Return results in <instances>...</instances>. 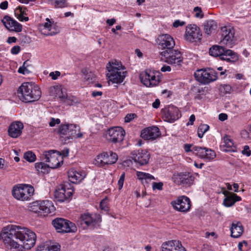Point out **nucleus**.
I'll return each mask as SVG.
<instances>
[{
  "mask_svg": "<svg viewBox=\"0 0 251 251\" xmlns=\"http://www.w3.org/2000/svg\"><path fill=\"white\" fill-rule=\"evenodd\" d=\"M5 245L11 249L21 250L31 249L35 244L36 235L29 229L21 226L10 225L4 227L0 234Z\"/></svg>",
  "mask_w": 251,
  "mask_h": 251,
  "instance_id": "f257e3e1",
  "label": "nucleus"
},
{
  "mask_svg": "<svg viewBox=\"0 0 251 251\" xmlns=\"http://www.w3.org/2000/svg\"><path fill=\"white\" fill-rule=\"evenodd\" d=\"M17 95L21 101L30 102L40 99L41 91L39 87L35 83L24 82L18 88Z\"/></svg>",
  "mask_w": 251,
  "mask_h": 251,
  "instance_id": "f03ea898",
  "label": "nucleus"
},
{
  "mask_svg": "<svg viewBox=\"0 0 251 251\" xmlns=\"http://www.w3.org/2000/svg\"><path fill=\"white\" fill-rule=\"evenodd\" d=\"M30 210L40 216H46L53 214L55 211L51 201L46 200L37 201L31 203Z\"/></svg>",
  "mask_w": 251,
  "mask_h": 251,
  "instance_id": "7ed1b4c3",
  "label": "nucleus"
},
{
  "mask_svg": "<svg viewBox=\"0 0 251 251\" xmlns=\"http://www.w3.org/2000/svg\"><path fill=\"white\" fill-rule=\"evenodd\" d=\"M80 127L74 124H61L59 126L57 133L61 137L67 135L68 139L81 138L83 134L80 132Z\"/></svg>",
  "mask_w": 251,
  "mask_h": 251,
  "instance_id": "20e7f679",
  "label": "nucleus"
},
{
  "mask_svg": "<svg viewBox=\"0 0 251 251\" xmlns=\"http://www.w3.org/2000/svg\"><path fill=\"white\" fill-rule=\"evenodd\" d=\"M12 192L13 196L17 200L25 201L33 195L34 189L29 185L19 184L13 187Z\"/></svg>",
  "mask_w": 251,
  "mask_h": 251,
  "instance_id": "39448f33",
  "label": "nucleus"
},
{
  "mask_svg": "<svg viewBox=\"0 0 251 251\" xmlns=\"http://www.w3.org/2000/svg\"><path fill=\"white\" fill-rule=\"evenodd\" d=\"M52 224L58 232L75 233L77 231L74 223L63 218H56L52 221Z\"/></svg>",
  "mask_w": 251,
  "mask_h": 251,
  "instance_id": "423d86ee",
  "label": "nucleus"
},
{
  "mask_svg": "<svg viewBox=\"0 0 251 251\" xmlns=\"http://www.w3.org/2000/svg\"><path fill=\"white\" fill-rule=\"evenodd\" d=\"M222 39L221 44L226 45L228 48H232L237 40L235 36V29L230 25L225 26L221 28Z\"/></svg>",
  "mask_w": 251,
  "mask_h": 251,
  "instance_id": "0eeeda50",
  "label": "nucleus"
},
{
  "mask_svg": "<svg viewBox=\"0 0 251 251\" xmlns=\"http://www.w3.org/2000/svg\"><path fill=\"white\" fill-rule=\"evenodd\" d=\"M106 69L108 71L106 76L108 78H125L126 76V68L119 66L116 63L109 62L106 65Z\"/></svg>",
  "mask_w": 251,
  "mask_h": 251,
  "instance_id": "6e6552de",
  "label": "nucleus"
},
{
  "mask_svg": "<svg viewBox=\"0 0 251 251\" xmlns=\"http://www.w3.org/2000/svg\"><path fill=\"white\" fill-rule=\"evenodd\" d=\"M43 159L49 163L51 169L60 167L63 162L62 157L59 154V152L53 151L52 150L44 152Z\"/></svg>",
  "mask_w": 251,
  "mask_h": 251,
  "instance_id": "1a4fd4ad",
  "label": "nucleus"
},
{
  "mask_svg": "<svg viewBox=\"0 0 251 251\" xmlns=\"http://www.w3.org/2000/svg\"><path fill=\"white\" fill-rule=\"evenodd\" d=\"M118 159V155L112 151L103 152L96 158V164L100 166L115 163Z\"/></svg>",
  "mask_w": 251,
  "mask_h": 251,
  "instance_id": "9d476101",
  "label": "nucleus"
},
{
  "mask_svg": "<svg viewBox=\"0 0 251 251\" xmlns=\"http://www.w3.org/2000/svg\"><path fill=\"white\" fill-rule=\"evenodd\" d=\"M125 131L121 127H113L109 128L106 134L107 140L113 144L120 143L124 139Z\"/></svg>",
  "mask_w": 251,
  "mask_h": 251,
  "instance_id": "9b49d317",
  "label": "nucleus"
},
{
  "mask_svg": "<svg viewBox=\"0 0 251 251\" xmlns=\"http://www.w3.org/2000/svg\"><path fill=\"white\" fill-rule=\"evenodd\" d=\"M160 55L164 57L165 61L170 64L178 66L182 62L181 52L178 50L172 49V50L163 51Z\"/></svg>",
  "mask_w": 251,
  "mask_h": 251,
  "instance_id": "f8f14e48",
  "label": "nucleus"
},
{
  "mask_svg": "<svg viewBox=\"0 0 251 251\" xmlns=\"http://www.w3.org/2000/svg\"><path fill=\"white\" fill-rule=\"evenodd\" d=\"M226 70L217 72L211 68L198 70L194 74L195 78H217L219 76L222 78L226 76H223Z\"/></svg>",
  "mask_w": 251,
  "mask_h": 251,
  "instance_id": "ddd939ff",
  "label": "nucleus"
},
{
  "mask_svg": "<svg viewBox=\"0 0 251 251\" xmlns=\"http://www.w3.org/2000/svg\"><path fill=\"white\" fill-rule=\"evenodd\" d=\"M70 186V185L68 184L58 187L54 193L55 198L57 201L63 202L72 196L74 190Z\"/></svg>",
  "mask_w": 251,
  "mask_h": 251,
  "instance_id": "4468645a",
  "label": "nucleus"
},
{
  "mask_svg": "<svg viewBox=\"0 0 251 251\" xmlns=\"http://www.w3.org/2000/svg\"><path fill=\"white\" fill-rule=\"evenodd\" d=\"M161 112L164 121L170 123L174 122L181 116L179 109L172 105L162 109Z\"/></svg>",
  "mask_w": 251,
  "mask_h": 251,
  "instance_id": "2eb2a0df",
  "label": "nucleus"
},
{
  "mask_svg": "<svg viewBox=\"0 0 251 251\" xmlns=\"http://www.w3.org/2000/svg\"><path fill=\"white\" fill-rule=\"evenodd\" d=\"M185 36L187 41L195 42L201 40L202 34L200 28L196 25H190L186 26Z\"/></svg>",
  "mask_w": 251,
  "mask_h": 251,
  "instance_id": "dca6fc26",
  "label": "nucleus"
},
{
  "mask_svg": "<svg viewBox=\"0 0 251 251\" xmlns=\"http://www.w3.org/2000/svg\"><path fill=\"white\" fill-rule=\"evenodd\" d=\"M171 204L175 209L180 212H186L190 209L191 201L187 197L182 196L172 201Z\"/></svg>",
  "mask_w": 251,
  "mask_h": 251,
  "instance_id": "f3484780",
  "label": "nucleus"
},
{
  "mask_svg": "<svg viewBox=\"0 0 251 251\" xmlns=\"http://www.w3.org/2000/svg\"><path fill=\"white\" fill-rule=\"evenodd\" d=\"M157 43L160 49H166L165 51L172 50L175 46L174 38L168 34L159 35L157 38Z\"/></svg>",
  "mask_w": 251,
  "mask_h": 251,
  "instance_id": "a211bd4d",
  "label": "nucleus"
},
{
  "mask_svg": "<svg viewBox=\"0 0 251 251\" xmlns=\"http://www.w3.org/2000/svg\"><path fill=\"white\" fill-rule=\"evenodd\" d=\"M194 176L192 174L188 172H182L173 177L174 181L177 185L190 186L194 181Z\"/></svg>",
  "mask_w": 251,
  "mask_h": 251,
  "instance_id": "6ab92c4d",
  "label": "nucleus"
},
{
  "mask_svg": "<svg viewBox=\"0 0 251 251\" xmlns=\"http://www.w3.org/2000/svg\"><path fill=\"white\" fill-rule=\"evenodd\" d=\"M161 135L159 128L155 126L147 127L142 130L141 137L145 140H153Z\"/></svg>",
  "mask_w": 251,
  "mask_h": 251,
  "instance_id": "aec40b11",
  "label": "nucleus"
},
{
  "mask_svg": "<svg viewBox=\"0 0 251 251\" xmlns=\"http://www.w3.org/2000/svg\"><path fill=\"white\" fill-rule=\"evenodd\" d=\"M2 23L5 27L9 31L19 32L22 31L23 28L21 24L8 16H5L3 18Z\"/></svg>",
  "mask_w": 251,
  "mask_h": 251,
  "instance_id": "412c9836",
  "label": "nucleus"
},
{
  "mask_svg": "<svg viewBox=\"0 0 251 251\" xmlns=\"http://www.w3.org/2000/svg\"><path fill=\"white\" fill-rule=\"evenodd\" d=\"M161 251H186L180 242L171 240L164 242L161 245Z\"/></svg>",
  "mask_w": 251,
  "mask_h": 251,
  "instance_id": "4be33fe9",
  "label": "nucleus"
},
{
  "mask_svg": "<svg viewBox=\"0 0 251 251\" xmlns=\"http://www.w3.org/2000/svg\"><path fill=\"white\" fill-rule=\"evenodd\" d=\"M67 93V89L61 85H53L49 88L50 95L57 99L60 102Z\"/></svg>",
  "mask_w": 251,
  "mask_h": 251,
  "instance_id": "5701e85b",
  "label": "nucleus"
},
{
  "mask_svg": "<svg viewBox=\"0 0 251 251\" xmlns=\"http://www.w3.org/2000/svg\"><path fill=\"white\" fill-rule=\"evenodd\" d=\"M23 128L24 125L22 122H14L9 126L8 134L12 138H17L21 135Z\"/></svg>",
  "mask_w": 251,
  "mask_h": 251,
  "instance_id": "b1692460",
  "label": "nucleus"
},
{
  "mask_svg": "<svg viewBox=\"0 0 251 251\" xmlns=\"http://www.w3.org/2000/svg\"><path fill=\"white\" fill-rule=\"evenodd\" d=\"M46 21L47 22L40 26V29L42 34L47 36H52L59 32L60 28H53L49 18H47Z\"/></svg>",
  "mask_w": 251,
  "mask_h": 251,
  "instance_id": "393cba45",
  "label": "nucleus"
},
{
  "mask_svg": "<svg viewBox=\"0 0 251 251\" xmlns=\"http://www.w3.org/2000/svg\"><path fill=\"white\" fill-rule=\"evenodd\" d=\"M69 180L73 183L80 182L86 176L85 172L75 169L70 170L68 172Z\"/></svg>",
  "mask_w": 251,
  "mask_h": 251,
  "instance_id": "a878e982",
  "label": "nucleus"
},
{
  "mask_svg": "<svg viewBox=\"0 0 251 251\" xmlns=\"http://www.w3.org/2000/svg\"><path fill=\"white\" fill-rule=\"evenodd\" d=\"M79 226L85 229L88 227H93L95 225V221L94 220L89 214L82 215L77 221Z\"/></svg>",
  "mask_w": 251,
  "mask_h": 251,
  "instance_id": "bb28decb",
  "label": "nucleus"
},
{
  "mask_svg": "<svg viewBox=\"0 0 251 251\" xmlns=\"http://www.w3.org/2000/svg\"><path fill=\"white\" fill-rule=\"evenodd\" d=\"M224 194L226 198L223 201V204L226 207L232 206L236 202L241 201V198L234 193L225 191Z\"/></svg>",
  "mask_w": 251,
  "mask_h": 251,
  "instance_id": "cd10ccee",
  "label": "nucleus"
},
{
  "mask_svg": "<svg viewBox=\"0 0 251 251\" xmlns=\"http://www.w3.org/2000/svg\"><path fill=\"white\" fill-rule=\"evenodd\" d=\"M149 154L146 151H141L133 155V159L141 165L146 164L149 160Z\"/></svg>",
  "mask_w": 251,
  "mask_h": 251,
  "instance_id": "c85d7f7f",
  "label": "nucleus"
},
{
  "mask_svg": "<svg viewBox=\"0 0 251 251\" xmlns=\"http://www.w3.org/2000/svg\"><path fill=\"white\" fill-rule=\"evenodd\" d=\"M221 148L223 151L225 152L233 151L235 149L233 141L228 135H225L222 142Z\"/></svg>",
  "mask_w": 251,
  "mask_h": 251,
  "instance_id": "c756f323",
  "label": "nucleus"
},
{
  "mask_svg": "<svg viewBox=\"0 0 251 251\" xmlns=\"http://www.w3.org/2000/svg\"><path fill=\"white\" fill-rule=\"evenodd\" d=\"M231 235L234 238H238L243 234L244 228L240 222L234 221L230 228Z\"/></svg>",
  "mask_w": 251,
  "mask_h": 251,
  "instance_id": "7c9ffc66",
  "label": "nucleus"
},
{
  "mask_svg": "<svg viewBox=\"0 0 251 251\" xmlns=\"http://www.w3.org/2000/svg\"><path fill=\"white\" fill-rule=\"evenodd\" d=\"M220 59L227 62H234L238 60V56L232 50L225 49L224 52L222 54Z\"/></svg>",
  "mask_w": 251,
  "mask_h": 251,
  "instance_id": "2f4dec72",
  "label": "nucleus"
},
{
  "mask_svg": "<svg viewBox=\"0 0 251 251\" xmlns=\"http://www.w3.org/2000/svg\"><path fill=\"white\" fill-rule=\"evenodd\" d=\"M60 103L66 106H71L80 103V100L76 97L67 93Z\"/></svg>",
  "mask_w": 251,
  "mask_h": 251,
  "instance_id": "473e14b6",
  "label": "nucleus"
},
{
  "mask_svg": "<svg viewBox=\"0 0 251 251\" xmlns=\"http://www.w3.org/2000/svg\"><path fill=\"white\" fill-rule=\"evenodd\" d=\"M136 176L139 180L143 183L148 184L152 180L155 179V177L145 172L137 171Z\"/></svg>",
  "mask_w": 251,
  "mask_h": 251,
  "instance_id": "72a5a7b5",
  "label": "nucleus"
},
{
  "mask_svg": "<svg viewBox=\"0 0 251 251\" xmlns=\"http://www.w3.org/2000/svg\"><path fill=\"white\" fill-rule=\"evenodd\" d=\"M160 75L158 71L146 70L140 74L139 78H159Z\"/></svg>",
  "mask_w": 251,
  "mask_h": 251,
  "instance_id": "f704fd0d",
  "label": "nucleus"
},
{
  "mask_svg": "<svg viewBox=\"0 0 251 251\" xmlns=\"http://www.w3.org/2000/svg\"><path fill=\"white\" fill-rule=\"evenodd\" d=\"M59 246L46 242L38 246L37 251H59Z\"/></svg>",
  "mask_w": 251,
  "mask_h": 251,
  "instance_id": "c9c22d12",
  "label": "nucleus"
},
{
  "mask_svg": "<svg viewBox=\"0 0 251 251\" xmlns=\"http://www.w3.org/2000/svg\"><path fill=\"white\" fill-rule=\"evenodd\" d=\"M203 26L205 33L207 35H210L217 28V23L212 20L206 21L204 23Z\"/></svg>",
  "mask_w": 251,
  "mask_h": 251,
  "instance_id": "e433bc0d",
  "label": "nucleus"
},
{
  "mask_svg": "<svg viewBox=\"0 0 251 251\" xmlns=\"http://www.w3.org/2000/svg\"><path fill=\"white\" fill-rule=\"evenodd\" d=\"M25 9L26 8L23 9V7L19 6L14 11L15 16L21 22L27 21L28 20V17L25 16V15H26Z\"/></svg>",
  "mask_w": 251,
  "mask_h": 251,
  "instance_id": "4c0bfd02",
  "label": "nucleus"
},
{
  "mask_svg": "<svg viewBox=\"0 0 251 251\" xmlns=\"http://www.w3.org/2000/svg\"><path fill=\"white\" fill-rule=\"evenodd\" d=\"M225 48L222 46L214 45L210 48L209 53L214 57L219 56L221 57L222 54L224 52Z\"/></svg>",
  "mask_w": 251,
  "mask_h": 251,
  "instance_id": "58836bf2",
  "label": "nucleus"
},
{
  "mask_svg": "<svg viewBox=\"0 0 251 251\" xmlns=\"http://www.w3.org/2000/svg\"><path fill=\"white\" fill-rule=\"evenodd\" d=\"M35 167L36 170L39 172L43 174H47L49 172L50 167L49 165L45 164L43 162H38L35 164Z\"/></svg>",
  "mask_w": 251,
  "mask_h": 251,
  "instance_id": "ea45409f",
  "label": "nucleus"
},
{
  "mask_svg": "<svg viewBox=\"0 0 251 251\" xmlns=\"http://www.w3.org/2000/svg\"><path fill=\"white\" fill-rule=\"evenodd\" d=\"M207 148H202L199 146L192 147V152L201 158H204V154Z\"/></svg>",
  "mask_w": 251,
  "mask_h": 251,
  "instance_id": "a19ab883",
  "label": "nucleus"
},
{
  "mask_svg": "<svg viewBox=\"0 0 251 251\" xmlns=\"http://www.w3.org/2000/svg\"><path fill=\"white\" fill-rule=\"evenodd\" d=\"M49 1L55 8H63L68 6L66 0H49Z\"/></svg>",
  "mask_w": 251,
  "mask_h": 251,
  "instance_id": "79ce46f5",
  "label": "nucleus"
},
{
  "mask_svg": "<svg viewBox=\"0 0 251 251\" xmlns=\"http://www.w3.org/2000/svg\"><path fill=\"white\" fill-rule=\"evenodd\" d=\"M141 82L146 87H154L157 85L160 79H140Z\"/></svg>",
  "mask_w": 251,
  "mask_h": 251,
  "instance_id": "37998d69",
  "label": "nucleus"
},
{
  "mask_svg": "<svg viewBox=\"0 0 251 251\" xmlns=\"http://www.w3.org/2000/svg\"><path fill=\"white\" fill-rule=\"evenodd\" d=\"M209 129V126L206 124H201L199 126L197 133L198 137L201 138L204 134Z\"/></svg>",
  "mask_w": 251,
  "mask_h": 251,
  "instance_id": "c03bdc74",
  "label": "nucleus"
},
{
  "mask_svg": "<svg viewBox=\"0 0 251 251\" xmlns=\"http://www.w3.org/2000/svg\"><path fill=\"white\" fill-rule=\"evenodd\" d=\"M216 157V153L214 151L211 149L207 148L206 151L204 154V159L208 160H212Z\"/></svg>",
  "mask_w": 251,
  "mask_h": 251,
  "instance_id": "a18cd8bd",
  "label": "nucleus"
},
{
  "mask_svg": "<svg viewBox=\"0 0 251 251\" xmlns=\"http://www.w3.org/2000/svg\"><path fill=\"white\" fill-rule=\"evenodd\" d=\"M24 158L27 161L33 162L36 160V155L32 152L28 151L24 154Z\"/></svg>",
  "mask_w": 251,
  "mask_h": 251,
  "instance_id": "49530a36",
  "label": "nucleus"
},
{
  "mask_svg": "<svg viewBox=\"0 0 251 251\" xmlns=\"http://www.w3.org/2000/svg\"><path fill=\"white\" fill-rule=\"evenodd\" d=\"M219 90L223 94H230L231 92L232 88L229 85H222L219 87Z\"/></svg>",
  "mask_w": 251,
  "mask_h": 251,
  "instance_id": "de8ad7c7",
  "label": "nucleus"
},
{
  "mask_svg": "<svg viewBox=\"0 0 251 251\" xmlns=\"http://www.w3.org/2000/svg\"><path fill=\"white\" fill-rule=\"evenodd\" d=\"M28 60H26L23 63V66L21 67L18 69V72L21 74H25L26 73L28 72V70L27 69V67L29 66Z\"/></svg>",
  "mask_w": 251,
  "mask_h": 251,
  "instance_id": "09e8293b",
  "label": "nucleus"
},
{
  "mask_svg": "<svg viewBox=\"0 0 251 251\" xmlns=\"http://www.w3.org/2000/svg\"><path fill=\"white\" fill-rule=\"evenodd\" d=\"M194 12H195V17L197 18H202L203 15L201 7L197 6L194 8Z\"/></svg>",
  "mask_w": 251,
  "mask_h": 251,
  "instance_id": "8fccbe9b",
  "label": "nucleus"
},
{
  "mask_svg": "<svg viewBox=\"0 0 251 251\" xmlns=\"http://www.w3.org/2000/svg\"><path fill=\"white\" fill-rule=\"evenodd\" d=\"M125 179V173L123 172L122 175H121L120 178L118 180V185L119 189L121 190L123 186L124 182Z\"/></svg>",
  "mask_w": 251,
  "mask_h": 251,
  "instance_id": "3c124183",
  "label": "nucleus"
},
{
  "mask_svg": "<svg viewBox=\"0 0 251 251\" xmlns=\"http://www.w3.org/2000/svg\"><path fill=\"white\" fill-rule=\"evenodd\" d=\"M163 183L162 182H153L152 183V189L162 190L163 189Z\"/></svg>",
  "mask_w": 251,
  "mask_h": 251,
  "instance_id": "603ef678",
  "label": "nucleus"
},
{
  "mask_svg": "<svg viewBox=\"0 0 251 251\" xmlns=\"http://www.w3.org/2000/svg\"><path fill=\"white\" fill-rule=\"evenodd\" d=\"M123 82V79H108L107 83L108 85L115 84L114 86L117 87L118 85Z\"/></svg>",
  "mask_w": 251,
  "mask_h": 251,
  "instance_id": "864d4df0",
  "label": "nucleus"
},
{
  "mask_svg": "<svg viewBox=\"0 0 251 251\" xmlns=\"http://www.w3.org/2000/svg\"><path fill=\"white\" fill-rule=\"evenodd\" d=\"M107 200L106 199H104L101 201L100 203V207L101 209L104 210V211L108 210V207L107 204Z\"/></svg>",
  "mask_w": 251,
  "mask_h": 251,
  "instance_id": "5fc2aeb1",
  "label": "nucleus"
},
{
  "mask_svg": "<svg viewBox=\"0 0 251 251\" xmlns=\"http://www.w3.org/2000/svg\"><path fill=\"white\" fill-rule=\"evenodd\" d=\"M60 123V120L59 119H55L51 118L50 122H49V125L51 127L54 126L56 125L59 124Z\"/></svg>",
  "mask_w": 251,
  "mask_h": 251,
  "instance_id": "6e6d98bb",
  "label": "nucleus"
},
{
  "mask_svg": "<svg viewBox=\"0 0 251 251\" xmlns=\"http://www.w3.org/2000/svg\"><path fill=\"white\" fill-rule=\"evenodd\" d=\"M21 50V47L19 46H15L12 48L11 53L13 54H17L19 53Z\"/></svg>",
  "mask_w": 251,
  "mask_h": 251,
  "instance_id": "4d7b16f0",
  "label": "nucleus"
},
{
  "mask_svg": "<svg viewBox=\"0 0 251 251\" xmlns=\"http://www.w3.org/2000/svg\"><path fill=\"white\" fill-rule=\"evenodd\" d=\"M243 154L246 155L247 156H250L251 154V151L248 146H245L244 150L242 151Z\"/></svg>",
  "mask_w": 251,
  "mask_h": 251,
  "instance_id": "13d9d810",
  "label": "nucleus"
},
{
  "mask_svg": "<svg viewBox=\"0 0 251 251\" xmlns=\"http://www.w3.org/2000/svg\"><path fill=\"white\" fill-rule=\"evenodd\" d=\"M136 116L135 114H128L125 118V121L126 123L130 122Z\"/></svg>",
  "mask_w": 251,
  "mask_h": 251,
  "instance_id": "bf43d9fd",
  "label": "nucleus"
},
{
  "mask_svg": "<svg viewBox=\"0 0 251 251\" xmlns=\"http://www.w3.org/2000/svg\"><path fill=\"white\" fill-rule=\"evenodd\" d=\"M201 84L205 85L213 82L216 79H196Z\"/></svg>",
  "mask_w": 251,
  "mask_h": 251,
  "instance_id": "052dcab7",
  "label": "nucleus"
},
{
  "mask_svg": "<svg viewBox=\"0 0 251 251\" xmlns=\"http://www.w3.org/2000/svg\"><path fill=\"white\" fill-rule=\"evenodd\" d=\"M185 23L183 21H180L179 20H177L174 22L173 23V26L175 27H177L179 26H182L184 25Z\"/></svg>",
  "mask_w": 251,
  "mask_h": 251,
  "instance_id": "680f3d73",
  "label": "nucleus"
},
{
  "mask_svg": "<svg viewBox=\"0 0 251 251\" xmlns=\"http://www.w3.org/2000/svg\"><path fill=\"white\" fill-rule=\"evenodd\" d=\"M69 149H65L61 151V152H59V154L63 158V157H67L69 154Z\"/></svg>",
  "mask_w": 251,
  "mask_h": 251,
  "instance_id": "e2e57ef3",
  "label": "nucleus"
},
{
  "mask_svg": "<svg viewBox=\"0 0 251 251\" xmlns=\"http://www.w3.org/2000/svg\"><path fill=\"white\" fill-rule=\"evenodd\" d=\"M227 115L226 113H221L219 115V119L221 121H224L227 119Z\"/></svg>",
  "mask_w": 251,
  "mask_h": 251,
  "instance_id": "0e129e2a",
  "label": "nucleus"
},
{
  "mask_svg": "<svg viewBox=\"0 0 251 251\" xmlns=\"http://www.w3.org/2000/svg\"><path fill=\"white\" fill-rule=\"evenodd\" d=\"M195 120V116L194 114H192L190 116L189 118V121L188 123H187V126L189 125H193L194 124V122Z\"/></svg>",
  "mask_w": 251,
  "mask_h": 251,
  "instance_id": "69168bd1",
  "label": "nucleus"
},
{
  "mask_svg": "<svg viewBox=\"0 0 251 251\" xmlns=\"http://www.w3.org/2000/svg\"><path fill=\"white\" fill-rule=\"evenodd\" d=\"M8 2L7 1H4L2 2L0 4V8L2 9H6L8 7Z\"/></svg>",
  "mask_w": 251,
  "mask_h": 251,
  "instance_id": "338daca9",
  "label": "nucleus"
},
{
  "mask_svg": "<svg viewBox=\"0 0 251 251\" xmlns=\"http://www.w3.org/2000/svg\"><path fill=\"white\" fill-rule=\"evenodd\" d=\"M92 96L94 98H96L98 96H101L102 95V92L101 91H93L91 94Z\"/></svg>",
  "mask_w": 251,
  "mask_h": 251,
  "instance_id": "774afa93",
  "label": "nucleus"
}]
</instances>
